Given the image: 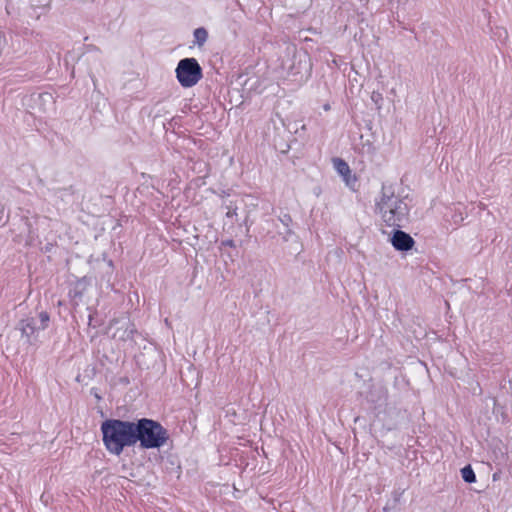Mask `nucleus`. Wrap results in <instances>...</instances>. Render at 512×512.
I'll list each match as a JSON object with an SVG mask.
<instances>
[{
	"label": "nucleus",
	"mask_w": 512,
	"mask_h": 512,
	"mask_svg": "<svg viewBox=\"0 0 512 512\" xmlns=\"http://www.w3.org/2000/svg\"><path fill=\"white\" fill-rule=\"evenodd\" d=\"M289 148H290L289 145L287 143H284L283 145L280 146L279 149L282 153H285L289 150Z\"/></svg>",
	"instance_id": "obj_19"
},
{
	"label": "nucleus",
	"mask_w": 512,
	"mask_h": 512,
	"mask_svg": "<svg viewBox=\"0 0 512 512\" xmlns=\"http://www.w3.org/2000/svg\"><path fill=\"white\" fill-rule=\"evenodd\" d=\"M460 472L464 482L469 484L476 482V475L470 464L465 465L463 468H461Z\"/></svg>",
	"instance_id": "obj_12"
},
{
	"label": "nucleus",
	"mask_w": 512,
	"mask_h": 512,
	"mask_svg": "<svg viewBox=\"0 0 512 512\" xmlns=\"http://www.w3.org/2000/svg\"><path fill=\"white\" fill-rule=\"evenodd\" d=\"M135 420L106 419L101 423L102 441L106 450L120 456L126 447L134 446Z\"/></svg>",
	"instance_id": "obj_2"
},
{
	"label": "nucleus",
	"mask_w": 512,
	"mask_h": 512,
	"mask_svg": "<svg viewBox=\"0 0 512 512\" xmlns=\"http://www.w3.org/2000/svg\"><path fill=\"white\" fill-rule=\"evenodd\" d=\"M406 197L394 193L391 186L382 185L379 199L375 202V212L383 222L394 228H402L409 222L410 207Z\"/></svg>",
	"instance_id": "obj_1"
},
{
	"label": "nucleus",
	"mask_w": 512,
	"mask_h": 512,
	"mask_svg": "<svg viewBox=\"0 0 512 512\" xmlns=\"http://www.w3.org/2000/svg\"><path fill=\"white\" fill-rule=\"evenodd\" d=\"M134 428V446L139 443V447L144 450L159 449L169 439L167 429L160 422L150 418L135 419Z\"/></svg>",
	"instance_id": "obj_3"
},
{
	"label": "nucleus",
	"mask_w": 512,
	"mask_h": 512,
	"mask_svg": "<svg viewBox=\"0 0 512 512\" xmlns=\"http://www.w3.org/2000/svg\"><path fill=\"white\" fill-rule=\"evenodd\" d=\"M229 196V193L227 191H222L221 197Z\"/></svg>",
	"instance_id": "obj_21"
},
{
	"label": "nucleus",
	"mask_w": 512,
	"mask_h": 512,
	"mask_svg": "<svg viewBox=\"0 0 512 512\" xmlns=\"http://www.w3.org/2000/svg\"><path fill=\"white\" fill-rule=\"evenodd\" d=\"M366 398L368 402L373 404L374 409L381 408L386 404V391L382 388L370 390Z\"/></svg>",
	"instance_id": "obj_8"
},
{
	"label": "nucleus",
	"mask_w": 512,
	"mask_h": 512,
	"mask_svg": "<svg viewBox=\"0 0 512 512\" xmlns=\"http://www.w3.org/2000/svg\"><path fill=\"white\" fill-rule=\"evenodd\" d=\"M88 281L86 277L78 279L74 286L69 290V296L71 300L77 305L78 301L82 299L84 292L86 291Z\"/></svg>",
	"instance_id": "obj_9"
},
{
	"label": "nucleus",
	"mask_w": 512,
	"mask_h": 512,
	"mask_svg": "<svg viewBox=\"0 0 512 512\" xmlns=\"http://www.w3.org/2000/svg\"><path fill=\"white\" fill-rule=\"evenodd\" d=\"M334 167L336 171L342 176V177H351V170L347 162L341 158H334L333 159Z\"/></svg>",
	"instance_id": "obj_10"
},
{
	"label": "nucleus",
	"mask_w": 512,
	"mask_h": 512,
	"mask_svg": "<svg viewBox=\"0 0 512 512\" xmlns=\"http://www.w3.org/2000/svg\"><path fill=\"white\" fill-rule=\"evenodd\" d=\"M390 242L395 250L400 252H407L415 245V240L410 234L401 230V228H395L390 236Z\"/></svg>",
	"instance_id": "obj_6"
},
{
	"label": "nucleus",
	"mask_w": 512,
	"mask_h": 512,
	"mask_svg": "<svg viewBox=\"0 0 512 512\" xmlns=\"http://www.w3.org/2000/svg\"><path fill=\"white\" fill-rule=\"evenodd\" d=\"M279 221L286 228V231H285V233L283 235V239L285 241H288L289 237L293 234V230L290 228V225L292 224L293 220H292L291 216L288 213H282L279 216Z\"/></svg>",
	"instance_id": "obj_11"
},
{
	"label": "nucleus",
	"mask_w": 512,
	"mask_h": 512,
	"mask_svg": "<svg viewBox=\"0 0 512 512\" xmlns=\"http://www.w3.org/2000/svg\"><path fill=\"white\" fill-rule=\"evenodd\" d=\"M371 100L376 105V108L378 110H380L381 107H382V102H383L382 94L380 92L373 91L372 94H371Z\"/></svg>",
	"instance_id": "obj_15"
},
{
	"label": "nucleus",
	"mask_w": 512,
	"mask_h": 512,
	"mask_svg": "<svg viewBox=\"0 0 512 512\" xmlns=\"http://www.w3.org/2000/svg\"><path fill=\"white\" fill-rule=\"evenodd\" d=\"M176 78L184 88L196 85L202 78V68L195 58L181 59L175 70Z\"/></svg>",
	"instance_id": "obj_4"
},
{
	"label": "nucleus",
	"mask_w": 512,
	"mask_h": 512,
	"mask_svg": "<svg viewBox=\"0 0 512 512\" xmlns=\"http://www.w3.org/2000/svg\"><path fill=\"white\" fill-rule=\"evenodd\" d=\"M343 179H344L346 185L350 188H353L357 181L356 176L352 175V174H351V177L347 176V177H343Z\"/></svg>",
	"instance_id": "obj_17"
},
{
	"label": "nucleus",
	"mask_w": 512,
	"mask_h": 512,
	"mask_svg": "<svg viewBox=\"0 0 512 512\" xmlns=\"http://www.w3.org/2000/svg\"><path fill=\"white\" fill-rule=\"evenodd\" d=\"M63 193H68L70 195H73L74 194L73 186H69V187H65V188H57L54 190V194L56 196L62 195Z\"/></svg>",
	"instance_id": "obj_16"
},
{
	"label": "nucleus",
	"mask_w": 512,
	"mask_h": 512,
	"mask_svg": "<svg viewBox=\"0 0 512 512\" xmlns=\"http://www.w3.org/2000/svg\"><path fill=\"white\" fill-rule=\"evenodd\" d=\"M119 323H121V321H119V320H113V321L111 322V324H119Z\"/></svg>",
	"instance_id": "obj_22"
},
{
	"label": "nucleus",
	"mask_w": 512,
	"mask_h": 512,
	"mask_svg": "<svg viewBox=\"0 0 512 512\" xmlns=\"http://www.w3.org/2000/svg\"><path fill=\"white\" fill-rule=\"evenodd\" d=\"M50 322V315L46 311H41L38 318L26 317L21 319L17 324V329L21 332V336L32 344L37 339V333L45 330Z\"/></svg>",
	"instance_id": "obj_5"
},
{
	"label": "nucleus",
	"mask_w": 512,
	"mask_h": 512,
	"mask_svg": "<svg viewBox=\"0 0 512 512\" xmlns=\"http://www.w3.org/2000/svg\"><path fill=\"white\" fill-rule=\"evenodd\" d=\"M138 333L135 325L130 321L123 322L120 327L117 328L113 334V338H117L120 341L134 340V336Z\"/></svg>",
	"instance_id": "obj_7"
},
{
	"label": "nucleus",
	"mask_w": 512,
	"mask_h": 512,
	"mask_svg": "<svg viewBox=\"0 0 512 512\" xmlns=\"http://www.w3.org/2000/svg\"><path fill=\"white\" fill-rule=\"evenodd\" d=\"M92 322H93V315L90 314L89 315V322H88L89 326H92Z\"/></svg>",
	"instance_id": "obj_20"
},
{
	"label": "nucleus",
	"mask_w": 512,
	"mask_h": 512,
	"mask_svg": "<svg viewBox=\"0 0 512 512\" xmlns=\"http://www.w3.org/2000/svg\"><path fill=\"white\" fill-rule=\"evenodd\" d=\"M224 246L235 247V243L232 239H228L222 242Z\"/></svg>",
	"instance_id": "obj_18"
},
{
	"label": "nucleus",
	"mask_w": 512,
	"mask_h": 512,
	"mask_svg": "<svg viewBox=\"0 0 512 512\" xmlns=\"http://www.w3.org/2000/svg\"><path fill=\"white\" fill-rule=\"evenodd\" d=\"M194 43L199 47L202 46L208 38V32L204 27H199L194 30Z\"/></svg>",
	"instance_id": "obj_13"
},
{
	"label": "nucleus",
	"mask_w": 512,
	"mask_h": 512,
	"mask_svg": "<svg viewBox=\"0 0 512 512\" xmlns=\"http://www.w3.org/2000/svg\"><path fill=\"white\" fill-rule=\"evenodd\" d=\"M223 206L225 207V209L227 210L226 211V217L227 218H233L235 217V221L238 222V213H237V210H238V205H237V201H229V202H224L223 203Z\"/></svg>",
	"instance_id": "obj_14"
},
{
	"label": "nucleus",
	"mask_w": 512,
	"mask_h": 512,
	"mask_svg": "<svg viewBox=\"0 0 512 512\" xmlns=\"http://www.w3.org/2000/svg\"><path fill=\"white\" fill-rule=\"evenodd\" d=\"M6 221H2V216H0V225H4Z\"/></svg>",
	"instance_id": "obj_23"
}]
</instances>
